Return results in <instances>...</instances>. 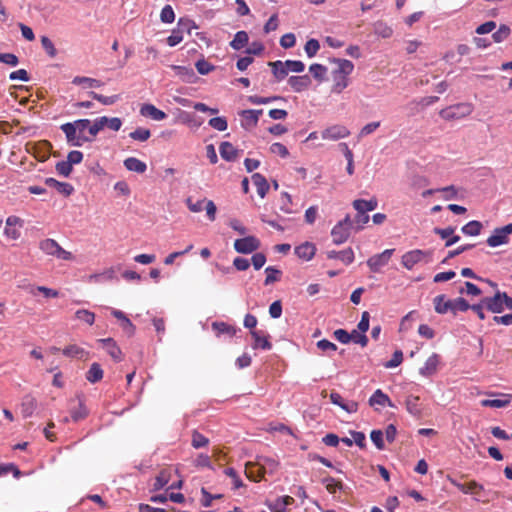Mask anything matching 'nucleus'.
Listing matches in <instances>:
<instances>
[{"instance_id":"obj_57","label":"nucleus","mask_w":512,"mask_h":512,"mask_svg":"<svg viewBox=\"0 0 512 512\" xmlns=\"http://www.w3.org/2000/svg\"><path fill=\"white\" fill-rule=\"evenodd\" d=\"M322 483L324 484L326 490H328L329 493L335 494L337 490L341 488V482L336 481L332 477H326L322 480Z\"/></svg>"},{"instance_id":"obj_15","label":"nucleus","mask_w":512,"mask_h":512,"mask_svg":"<svg viewBox=\"0 0 512 512\" xmlns=\"http://www.w3.org/2000/svg\"><path fill=\"white\" fill-rule=\"evenodd\" d=\"M98 342L115 362H121L123 360V353L120 347L116 345L113 338H100Z\"/></svg>"},{"instance_id":"obj_26","label":"nucleus","mask_w":512,"mask_h":512,"mask_svg":"<svg viewBox=\"0 0 512 512\" xmlns=\"http://www.w3.org/2000/svg\"><path fill=\"white\" fill-rule=\"evenodd\" d=\"M455 233L454 227L447 228H434V234L441 236L443 239H447L445 243V247H450L456 244L460 240V236H454Z\"/></svg>"},{"instance_id":"obj_34","label":"nucleus","mask_w":512,"mask_h":512,"mask_svg":"<svg viewBox=\"0 0 512 512\" xmlns=\"http://www.w3.org/2000/svg\"><path fill=\"white\" fill-rule=\"evenodd\" d=\"M368 402H370V405L374 406V405H380V406H390L392 407L393 404L389 398V396L386 394V393H383L381 390H376L375 393H373V395L371 396L370 400H368Z\"/></svg>"},{"instance_id":"obj_61","label":"nucleus","mask_w":512,"mask_h":512,"mask_svg":"<svg viewBox=\"0 0 512 512\" xmlns=\"http://www.w3.org/2000/svg\"><path fill=\"white\" fill-rule=\"evenodd\" d=\"M161 20L163 23L170 24L175 21V13L170 5H165L161 11Z\"/></svg>"},{"instance_id":"obj_37","label":"nucleus","mask_w":512,"mask_h":512,"mask_svg":"<svg viewBox=\"0 0 512 512\" xmlns=\"http://www.w3.org/2000/svg\"><path fill=\"white\" fill-rule=\"evenodd\" d=\"M72 83L74 85H83L87 88H99L102 86V82L96 78H88V77H74L72 79Z\"/></svg>"},{"instance_id":"obj_28","label":"nucleus","mask_w":512,"mask_h":512,"mask_svg":"<svg viewBox=\"0 0 512 512\" xmlns=\"http://www.w3.org/2000/svg\"><path fill=\"white\" fill-rule=\"evenodd\" d=\"M252 183L256 187L258 195L264 198L269 190V184L266 178L261 173H254L251 176Z\"/></svg>"},{"instance_id":"obj_11","label":"nucleus","mask_w":512,"mask_h":512,"mask_svg":"<svg viewBox=\"0 0 512 512\" xmlns=\"http://www.w3.org/2000/svg\"><path fill=\"white\" fill-rule=\"evenodd\" d=\"M450 483L457 487L463 494L476 496L477 500H479L480 493L484 492V486L476 481L462 483L456 480H450Z\"/></svg>"},{"instance_id":"obj_51","label":"nucleus","mask_w":512,"mask_h":512,"mask_svg":"<svg viewBox=\"0 0 512 512\" xmlns=\"http://www.w3.org/2000/svg\"><path fill=\"white\" fill-rule=\"evenodd\" d=\"M208 200L209 199L203 198L197 200L196 202H193L192 197H188L186 198L185 203L186 206H188V209H190V211L197 213L205 209V205Z\"/></svg>"},{"instance_id":"obj_5","label":"nucleus","mask_w":512,"mask_h":512,"mask_svg":"<svg viewBox=\"0 0 512 512\" xmlns=\"http://www.w3.org/2000/svg\"><path fill=\"white\" fill-rule=\"evenodd\" d=\"M431 260V250L413 249L403 254L401 263L407 270H411L418 263H429Z\"/></svg>"},{"instance_id":"obj_64","label":"nucleus","mask_w":512,"mask_h":512,"mask_svg":"<svg viewBox=\"0 0 512 512\" xmlns=\"http://www.w3.org/2000/svg\"><path fill=\"white\" fill-rule=\"evenodd\" d=\"M351 341L354 343L360 344L362 347H365L368 342V338L366 337L365 333H362L359 330H352L350 333Z\"/></svg>"},{"instance_id":"obj_8","label":"nucleus","mask_w":512,"mask_h":512,"mask_svg":"<svg viewBox=\"0 0 512 512\" xmlns=\"http://www.w3.org/2000/svg\"><path fill=\"white\" fill-rule=\"evenodd\" d=\"M509 235H512V223L494 229L492 235L487 238V244L491 248L507 244Z\"/></svg>"},{"instance_id":"obj_16","label":"nucleus","mask_w":512,"mask_h":512,"mask_svg":"<svg viewBox=\"0 0 512 512\" xmlns=\"http://www.w3.org/2000/svg\"><path fill=\"white\" fill-rule=\"evenodd\" d=\"M483 304L488 311L491 313H501L504 311L503 300H502V292L497 291L493 297H486L483 299Z\"/></svg>"},{"instance_id":"obj_52","label":"nucleus","mask_w":512,"mask_h":512,"mask_svg":"<svg viewBox=\"0 0 512 512\" xmlns=\"http://www.w3.org/2000/svg\"><path fill=\"white\" fill-rule=\"evenodd\" d=\"M151 136V131L144 128H137L136 130L129 133V137L135 141L145 142Z\"/></svg>"},{"instance_id":"obj_63","label":"nucleus","mask_w":512,"mask_h":512,"mask_svg":"<svg viewBox=\"0 0 512 512\" xmlns=\"http://www.w3.org/2000/svg\"><path fill=\"white\" fill-rule=\"evenodd\" d=\"M284 65L288 68V72L301 73L305 70V65L302 61L298 60H287Z\"/></svg>"},{"instance_id":"obj_38","label":"nucleus","mask_w":512,"mask_h":512,"mask_svg":"<svg viewBox=\"0 0 512 512\" xmlns=\"http://www.w3.org/2000/svg\"><path fill=\"white\" fill-rule=\"evenodd\" d=\"M483 229V224L478 221H471L462 226L461 231L465 235H470L471 237H475V235H479L481 230Z\"/></svg>"},{"instance_id":"obj_50","label":"nucleus","mask_w":512,"mask_h":512,"mask_svg":"<svg viewBox=\"0 0 512 512\" xmlns=\"http://www.w3.org/2000/svg\"><path fill=\"white\" fill-rule=\"evenodd\" d=\"M209 444V439L203 435L202 433L198 432L197 430H193L192 433V442L191 445L198 449L205 447Z\"/></svg>"},{"instance_id":"obj_59","label":"nucleus","mask_w":512,"mask_h":512,"mask_svg":"<svg viewBox=\"0 0 512 512\" xmlns=\"http://www.w3.org/2000/svg\"><path fill=\"white\" fill-rule=\"evenodd\" d=\"M371 440L378 450L385 449V442L383 441V432L380 430H372Z\"/></svg>"},{"instance_id":"obj_33","label":"nucleus","mask_w":512,"mask_h":512,"mask_svg":"<svg viewBox=\"0 0 512 512\" xmlns=\"http://www.w3.org/2000/svg\"><path fill=\"white\" fill-rule=\"evenodd\" d=\"M248 43H249L248 33L244 30H240L235 34L233 41L230 42V46L234 50L239 51V50L243 49L244 47H246L248 45Z\"/></svg>"},{"instance_id":"obj_58","label":"nucleus","mask_w":512,"mask_h":512,"mask_svg":"<svg viewBox=\"0 0 512 512\" xmlns=\"http://www.w3.org/2000/svg\"><path fill=\"white\" fill-rule=\"evenodd\" d=\"M208 124L217 131H225L227 129V121L225 117L210 118Z\"/></svg>"},{"instance_id":"obj_29","label":"nucleus","mask_w":512,"mask_h":512,"mask_svg":"<svg viewBox=\"0 0 512 512\" xmlns=\"http://www.w3.org/2000/svg\"><path fill=\"white\" fill-rule=\"evenodd\" d=\"M378 201L376 198L370 200L356 199L353 201L352 206L358 213H366L377 208Z\"/></svg>"},{"instance_id":"obj_19","label":"nucleus","mask_w":512,"mask_h":512,"mask_svg":"<svg viewBox=\"0 0 512 512\" xmlns=\"http://www.w3.org/2000/svg\"><path fill=\"white\" fill-rule=\"evenodd\" d=\"M439 364V355L433 353L427 360L424 362L423 367L419 369V373L423 377H431L437 371V367Z\"/></svg>"},{"instance_id":"obj_14","label":"nucleus","mask_w":512,"mask_h":512,"mask_svg":"<svg viewBox=\"0 0 512 512\" xmlns=\"http://www.w3.org/2000/svg\"><path fill=\"white\" fill-rule=\"evenodd\" d=\"M350 134V131L343 125H333L322 131V139L336 141L339 139L346 138Z\"/></svg>"},{"instance_id":"obj_24","label":"nucleus","mask_w":512,"mask_h":512,"mask_svg":"<svg viewBox=\"0 0 512 512\" xmlns=\"http://www.w3.org/2000/svg\"><path fill=\"white\" fill-rule=\"evenodd\" d=\"M294 252L298 258H300L304 261H309L315 256L316 247L314 244H312L310 242H305V243L297 246L294 249Z\"/></svg>"},{"instance_id":"obj_12","label":"nucleus","mask_w":512,"mask_h":512,"mask_svg":"<svg viewBox=\"0 0 512 512\" xmlns=\"http://www.w3.org/2000/svg\"><path fill=\"white\" fill-rule=\"evenodd\" d=\"M263 110L248 109L242 110L239 115L241 117V127L246 130H251L256 127Z\"/></svg>"},{"instance_id":"obj_41","label":"nucleus","mask_w":512,"mask_h":512,"mask_svg":"<svg viewBox=\"0 0 512 512\" xmlns=\"http://www.w3.org/2000/svg\"><path fill=\"white\" fill-rule=\"evenodd\" d=\"M106 122L107 117L97 118L94 120L93 123L90 121V127H88V134H90V136L92 137V141L94 140L98 132H100L102 129L106 127Z\"/></svg>"},{"instance_id":"obj_36","label":"nucleus","mask_w":512,"mask_h":512,"mask_svg":"<svg viewBox=\"0 0 512 512\" xmlns=\"http://www.w3.org/2000/svg\"><path fill=\"white\" fill-rule=\"evenodd\" d=\"M510 403L509 395L502 394L501 399H485L480 402V405L484 407L502 408L508 406Z\"/></svg>"},{"instance_id":"obj_53","label":"nucleus","mask_w":512,"mask_h":512,"mask_svg":"<svg viewBox=\"0 0 512 512\" xmlns=\"http://www.w3.org/2000/svg\"><path fill=\"white\" fill-rule=\"evenodd\" d=\"M309 72L313 78L319 81H323L325 79L327 69L325 66L320 64H312L309 66Z\"/></svg>"},{"instance_id":"obj_3","label":"nucleus","mask_w":512,"mask_h":512,"mask_svg":"<svg viewBox=\"0 0 512 512\" xmlns=\"http://www.w3.org/2000/svg\"><path fill=\"white\" fill-rule=\"evenodd\" d=\"M433 305L435 312L440 315H445L448 312L457 315L458 312H465L470 309V304L465 299L448 300L444 294L437 295L433 299Z\"/></svg>"},{"instance_id":"obj_60","label":"nucleus","mask_w":512,"mask_h":512,"mask_svg":"<svg viewBox=\"0 0 512 512\" xmlns=\"http://www.w3.org/2000/svg\"><path fill=\"white\" fill-rule=\"evenodd\" d=\"M320 49V44L318 40L311 39L306 42L305 44V53L308 57L315 56Z\"/></svg>"},{"instance_id":"obj_2","label":"nucleus","mask_w":512,"mask_h":512,"mask_svg":"<svg viewBox=\"0 0 512 512\" xmlns=\"http://www.w3.org/2000/svg\"><path fill=\"white\" fill-rule=\"evenodd\" d=\"M333 63L336 68L332 71L333 93H340L349 85V75L354 69V65L347 59H334Z\"/></svg>"},{"instance_id":"obj_21","label":"nucleus","mask_w":512,"mask_h":512,"mask_svg":"<svg viewBox=\"0 0 512 512\" xmlns=\"http://www.w3.org/2000/svg\"><path fill=\"white\" fill-rule=\"evenodd\" d=\"M254 343L252 345L253 349L261 348L263 350H270L271 349V343L269 341V336L266 335L261 330H251L250 332Z\"/></svg>"},{"instance_id":"obj_62","label":"nucleus","mask_w":512,"mask_h":512,"mask_svg":"<svg viewBox=\"0 0 512 512\" xmlns=\"http://www.w3.org/2000/svg\"><path fill=\"white\" fill-rule=\"evenodd\" d=\"M55 170L59 175L68 177L72 171V165L65 161H59L56 163Z\"/></svg>"},{"instance_id":"obj_49","label":"nucleus","mask_w":512,"mask_h":512,"mask_svg":"<svg viewBox=\"0 0 512 512\" xmlns=\"http://www.w3.org/2000/svg\"><path fill=\"white\" fill-rule=\"evenodd\" d=\"M281 204L279 209L287 214L294 213L295 210L292 208V197L287 192L281 193L280 198Z\"/></svg>"},{"instance_id":"obj_44","label":"nucleus","mask_w":512,"mask_h":512,"mask_svg":"<svg viewBox=\"0 0 512 512\" xmlns=\"http://www.w3.org/2000/svg\"><path fill=\"white\" fill-rule=\"evenodd\" d=\"M170 480V471L169 470H161L160 473L155 477V481L153 483L154 490L162 489Z\"/></svg>"},{"instance_id":"obj_9","label":"nucleus","mask_w":512,"mask_h":512,"mask_svg":"<svg viewBox=\"0 0 512 512\" xmlns=\"http://www.w3.org/2000/svg\"><path fill=\"white\" fill-rule=\"evenodd\" d=\"M261 242L255 236H246L236 239L234 242V249L241 254H250L255 250L260 249Z\"/></svg>"},{"instance_id":"obj_56","label":"nucleus","mask_w":512,"mask_h":512,"mask_svg":"<svg viewBox=\"0 0 512 512\" xmlns=\"http://www.w3.org/2000/svg\"><path fill=\"white\" fill-rule=\"evenodd\" d=\"M195 67L197 69V72L200 74V75H207L209 74L210 72H212L214 70V66L212 64H210L208 61H206L205 59H199L196 64H195Z\"/></svg>"},{"instance_id":"obj_32","label":"nucleus","mask_w":512,"mask_h":512,"mask_svg":"<svg viewBox=\"0 0 512 512\" xmlns=\"http://www.w3.org/2000/svg\"><path fill=\"white\" fill-rule=\"evenodd\" d=\"M219 150L221 157L226 161H234L238 157V150L231 143H221Z\"/></svg>"},{"instance_id":"obj_25","label":"nucleus","mask_w":512,"mask_h":512,"mask_svg":"<svg viewBox=\"0 0 512 512\" xmlns=\"http://www.w3.org/2000/svg\"><path fill=\"white\" fill-rule=\"evenodd\" d=\"M140 114L143 117H149L154 120H163L166 118V113L153 104H143L140 108Z\"/></svg>"},{"instance_id":"obj_55","label":"nucleus","mask_w":512,"mask_h":512,"mask_svg":"<svg viewBox=\"0 0 512 512\" xmlns=\"http://www.w3.org/2000/svg\"><path fill=\"white\" fill-rule=\"evenodd\" d=\"M9 472H12L15 478H20L22 475L21 470L14 464H0V476L7 475Z\"/></svg>"},{"instance_id":"obj_1","label":"nucleus","mask_w":512,"mask_h":512,"mask_svg":"<svg viewBox=\"0 0 512 512\" xmlns=\"http://www.w3.org/2000/svg\"><path fill=\"white\" fill-rule=\"evenodd\" d=\"M89 119H77L73 122H67L60 126V130L65 133L68 145L82 146L87 142H92V137L88 134Z\"/></svg>"},{"instance_id":"obj_20","label":"nucleus","mask_w":512,"mask_h":512,"mask_svg":"<svg viewBox=\"0 0 512 512\" xmlns=\"http://www.w3.org/2000/svg\"><path fill=\"white\" fill-rule=\"evenodd\" d=\"M330 400L334 405H338L348 413H355L358 411V404L354 401L345 402L344 398L338 392H331Z\"/></svg>"},{"instance_id":"obj_47","label":"nucleus","mask_w":512,"mask_h":512,"mask_svg":"<svg viewBox=\"0 0 512 512\" xmlns=\"http://www.w3.org/2000/svg\"><path fill=\"white\" fill-rule=\"evenodd\" d=\"M88 94L102 105H113L119 100V95L105 96L97 92H90Z\"/></svg>"},{"instance_id":"obj_46","label":"nucleus","mask_w":512,"mask_h":512,"mask_svg":"<svg viewBox=\"0 0 512 512\" xmlns=\"http://www.w3.org/2000/svg\"><path fill=\"white\" fill-rule=\"evenodd\" d=\"M265 274H266V278H265L264 284L267 286V285H270V284H273V283L279 281L280 276H281V271L273 266H268L265 269Z\"/></svg>"},{"instance_id":"obj_18","label":"nucleus","mask_w":512,"mask_h":512,"mask_svg":"<svg viewBox=\"0 0 512 512\" xmlns=\"http://www.w3.org/2000/svg\"><path fill=\"white\" fill-rule=\"evenodd\" d=\"M326 257L331 260L338 259L339 261L346 265H349L354 261V253L352 248H346L340 251L330 250L326 252Z\"/></svg>"},{"instance_id":"obj_10","label":"nucleus","mask_w":512,"mask_h":512,"mask_svg":"<svg viewBox=\"0 0 512 512\" xmlns=\"http://www.w3.org/2000/svg\"><path fill=\"white\" fill-rule=\"evenodd\" d=\"M394 249L389 248L385 249L379 254H376L369 258L367 260V266L370 267V269L373 272H378L382 266H385L389 263L392 255H393Z\"/></svg>"},{"instance_id":"obj_35","label":"nucleus","mask_w":512,"mask_h":512,"mask_svg":"<svg viewBox=\"0 0 512 512\" xmlns=\"http://www.w3.org/2000/svg\"><path fill=\"white\" fill-rule=\"evenodd\" d=\"M103 377V370L99 363H93L90 369L87 370L85 378L88 382L96 383Z\"/></svg>"},{"instance_id":"obj_22","label":"nucleus","mask_w":512,"mask_h":512,"mask_svg":"<svg viewBox=\"0 0 512 512\" xmlns=\"http://www.w3.org/2000/svg\"><path fill=\"white\" fill-rule=\"evenodd\" d=\"M288 83L294 92L301 93L309 88L311 82L310 78L304 75L292 76L288 79Z\"/></svg>"},{"instance_id":"obj_17","label":"nucleus","mask_w":512,"mask_h":512,"mask_svg":"<svg viewBox=\"0 0 512 512\" xmlns=\"http://www.w3.org/2000/svg\"><path fill=\"white\" fill-rule=\"evenodd\" d=\"M263 473H274L278 468V462L274 458L259 456L258 461L253 466Z\"/></svg>"},{"instance_id":"obj_27","label":"nucleus","mask_w":512,"mask_h":512,"mask_svg":"<svg viewBox=\"0 0 512 512\" xmlns=\"http://www.w3.org/2000/svg\"><path fill=\"white\" fill-rule=\"evenodd\" d=\"M172 69L175 70L176 76L179 77L180 80L186 83H194L196 80V75L192 67L189 66H171Z\"/></svg>"},{"instance_id":"obj_39","label":"nucleus","mask_w":512,"mask_h":512,"mask_svg":"<svg viewBox=\"0 0 512 512\" xmlns=\"http://www.w3.org/2000/svg\"><path fill=\"white\" fill-rule=\"evenodd\" d=\"M74 317H76V319L82 321L88 326H93L95 323L96 315L93 312L88 311L86 309H80L74 312Z\"/></svg>"},{"instance_id":"obj_40","label":"nucleus","mask_w":512,"mask_h":512,"mask_svg":"<svg viewBox=\"0 0 512 512\" xmlns=\"http://www.w3.org/2000/svg\"><path fill=\"white\" fill-rule=\"evenodd\" d=\"M106 122L107 117L97 118L94 120L93 123L90 121V127H88V134H90V136L92 137V141L94 140L98 132H100L102 129L106 127Z\"/></svg>"},{"instance_id":"obj_6","label":"nucleus","mask_w":512,"mask_h":512,"mask_svg":"<svg viewBox=\"0 0 512 512\" xmlns=\"http://www.w3.org/2000/svg\"><path fill=\"white\" fill-rule=\"evenodd\" d=\"M473 112V104L470 103H459L452 104L445 107L440 111L441 118L445 120L463 119L468 117Z\"/></svg>"},{"instance_id":"obj_13","label":"nucleus","mask_w":512,"mask_h":512,"mask_svg":"<svg viewBox=\"0 0 512 512\" xmlns=\"http://www.w3.org/2000/svg\"><path fill=\"white\" fill-rule=\"evenodd\" d=\"M22 226L23 221L19 217H8L6 220V227H4V235L12 240L19 239V237H21Z\"/></svg>"},{"instance_id":"obj_23","label":"nucleus","mask_w":512,"mask_h":512,"mask_svg":"<svg viewBox=\"0 0 512 512\" xmlns=\"http://www.w3.org/2000/svg\"><path fill=\"white\" fill-rule=\"evenodd\" d=\"M45 184L54 188L60 195L69 197L73 192V186L68 182H58L54 178H46Z\"/></svg>"},{"instance_id":"obj_30","label":"nucleus","mask_w":512,"mask_h":512,"mask_svg":"<svg viewBox=\"0 0 512 512\" xmlns=\"http://www.w3.org/2000/svg\"><path fill=\"white\" fill-rule=\"evenodd\" d=\"M211 327L216 332L217 337L226 335L227 337L233 338L236 334L235 326L228 325L225 322H213Z\"/></svg>"},{"instance_id":"obj_7","label":"nucleus","mask_w":512,"mask_h":512,"mask_svg":"<svg viewBox=\"0 0 512 512\" xmlns=\"http://www.w3.org/2000/svg\"><path fill=\"white\" fill-rule=\"evenodd\" d=\"M352 228V221L349 215L334 225L331 231L333 243L340 245L345 243L350 237V230Z\"/></svg>"},{"instance_id":"obj_43","label":"nucleus","mask_w":512,"mask_h":512,"mask_svg":"<svg viewBox=\"0 0 512 512\" xmlns=\"http://www.w3.org/2000/svg\"><path fill=\"white\" fill-rule=\"evenodd\" d=\"M405 404H406V409L409 413H411L414 416L420 415L421 409L419 407V397L418 396L409 395L406 398Z\"/></svg>"},{"instance_id":"obj_54","label":"nucleus","mask_w":512,"mask_h":512,"mask_svg":"<svg viewBox=\"0 0 512 512\" xmlns=\"http://www.w3.org/2000/svg\"><path fill=\"white\" fill-rule=\"evenodd\" d=\"M511 34V29L506 25H501L497 31L492 34V39L495 42H502L507 39Z\"/></svg>"},{"instance_id":"obj_45","label":"nucleus","mask_w":512,"mask_h":512,"mask_svg":"<svg viewBox=\"0 0 512 512\" xmlns=\"http://www.w3.org/2000/svg\"><path fill=\"white\" fill-rule=\"evenodd\" d=\"M254 465L255 463L252 462L246 464V475L250 480L259 482L264 477V473L262 470L253 467Z\"/></svg>"},{"instance_id":"obj_42","label":"nucleus","mask_w":512,"mask_h":512,"mask_svg":"<svg viewBox=\"0 0 512 512\" xmlns=\"http://www.w3.org/2000/svg\"><path fill=\"white\" fill-rule=\"evenodd\" d=\"M268 66L273 68V74L276 77V79L281 80L288 76V68L287 66L284 65V62H269Z\"/></svg>"},{"instance_id":"obj_4","label":"nucleus","mask_w":512,"mask_h":512,"mask_svg":"<svg viewBox=\"0 0 512 512\" xmlns=\"http://www.w3.org/2000/svg\"><path fill=\"white\" fill-rule=\"evenodd\" d=\"M39 249L45 255L55 257L56 259H59V260H64V261H72L73 260L72 253L63 249L62 247H60V245L57 243V241L52 238L42 239L39 242Z\"/></svg>"},{"instance_id":"obj_31","label":"nucleus","mask_w":512,"mask_h":512,"mask_svg":"<svg viewBox=\"0 0 512 512\" xmlns=\"http://www.w3.org/2000/svg\"><path fill=\"white\" fill-rule=\"evenodd\" d=\"M126 170L144 173L147 171V164L134 156L127 157L124 160Z\"/></svg>"},{"instance_id":"obj_48","label":"nucleus","mask_w":512,"mask_h":512,"mask_svg":"<svg viewBox=\"0 0 512 512\" xmlns=\"http://www.w3.org/2000/svg\"><path fill=\"white\" fill-rule=\"evenodd\" d=\"M63 354L68 357L83 358L87 352L78 345H69L63 349Z\"/></svg>"}]
</instances>
